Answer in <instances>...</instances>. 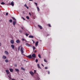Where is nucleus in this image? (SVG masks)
I'll return each mask as SVG.
<instances>
[{
	"label": "nucleus",
	"mask_w": 80,
	"mask_h": 80,
	"mask_svg": "<svg viewBox=\"0 0 80 80\" xmlns=\"http://www.w3.org/2000/svg\"><path fill=\"white\" fill-rule=\"evenodd\" d=\"M12 18L14 20L12 24L13 26H15V24H16V23H17V20H16L15 18L14 17H12Z\"/></svg>",
	"instance_id": "1"
},
{
	"label": "nucleus",
	"mask_w": 80,
	"mask_h": 80,
	"mask_svg": "<svg viewBox=\"0 0 80 80\" xmlns=\"http://www.w3.org/2000/svg\"><path fill=\"white\" fill-rule=\"evenodd\" d=\"M23 50H24L23 48L21 47L20 49V51L22 53H24V51H23Z\"/></svg>",
	"instance_id": "2"
},
{
	"label": "nucleus",
	"mask_w": 80,
	"mask_h": 80,
	"mask_svg": "<svg viewBox=\"0 0 80 80\" xmlns=\"http://www.w3.org/2000/svg\"><path fill=\"white\" fill-rule=\"evenodd\" d=\"M10 5H12V6H14V3L13 2H12L11 3V4L10 3L9 4Z\"/></svg>",
	"instance_id": "3"
},
{
	"label": "nucleus",
	"mask_w": 80,
	"mask_h": 80,
	"mask_svg": "<svg viewBox=\"0 0 80 80\" xmlns=\"http://www.w3.org/2000/svg\"><path fill=\"white\" fill-rule=\"evenodd\" d=\"M32 57H33V58H36V55H35V54L33 53L32 55Z\"/></svg>",
	"instance_id": "4"
},
{
	"label": "nucleus",
	"mask_w": 80,
	"mask_h": 80,
	"mask_svg": "<svg viewBox=\"0 0 80 80\" xmlns=\"http://www.w3.org/2000/svg\"><path fill=\"white\" fill-rule=\"evenodd\" d=\"M29 73L31 75L33 76L34 74V73H33L32 71H30L29 72Z\"/></svg>",
	"instance_id": "5"
},
{
	"label": "nucleus",
	"mask_w": 80,
	"mask_h": 80,
	"mask_svg": "<svg viewBox=\"0 0 80 80\" xmlns=\"http://www.w3.org/2000/svg\"><path fill=\"white\" fill-rule=\"evenodd\" d=\"M10 42L12 44H13V43H14V41L13 40H11L10 41Z\"/></svg>",
	"instance_id": "6"
},
{
	"label": "nucleus",
	"mask_w": 80,
	"mask_h": 80,
	"mask_svg": "<svg viewBox=\"0 0 80 80\" xmlns=\"http://www.w3.org/2000/svg\"><path fill=\"white\" fill-rule=\"evenodd\" d=\"M4 53L5 54H6L7 55H8V52H7V51H5L4 52Z\"/></svg>",
	"instance_id": "7"
},
{
	"label": "nucleus",
	"mask_w": 80,
	"mask_h": 80,
	"mask_svg": "<svg viewBox=\"0 0 80 80\" xmlns=\"http://www.w3.org/2000/svg\"><path fill=\"white\" fill-rule=\"evenodd\" d=\"M15 70L18 73V72H19V69H15Z\"/></svg>",
	"instance_id": "8"
},
{
	"label": "nucleus",
	"mask_w": 80,
	"mask_h": 80,
	"mask_svg": "<svg viewBox=\"0 0 80 80\" xmlns=\"http://www.w3.org/2000/svg\"><path fill=\"white\" fill-rule=\"evenodd\" d=\"M11 47L12 48V49H14V48H15V46H14V45L13 44H12L11 45Z\"/></svg>",
	"instance_id": "9"
},
{
	"label": "nucleus",
	"mask_w": 80,
	"mask_h": 80,
	"mask_svg": "<svg viewBox=\"0 0 80 80\" xmlns=\"http://www.w3.org/2000/svg\"><path fill=\"white\" fill-rule=\"evenodd\" d=\"M38 26L40 29H42V28H42V26H41L40 25H38Z\"/></svg>",
	"instance_id": "10"
},
{
	"label": "nucleus",
	"mask_w": 80,
	"mask_h": 80,
	"mask_svg": "<svg viewBox=\"0 0 80 80\" xmlns=\"http://www.w3.org/2000/svg\"><path fill=\"white\" fill-rule=\"evenodd\" d=\"M16 42L17 43H19L20 42V41L19 40H17L16 41Z\"/></svg>",
	"instance_id": "11"
},
{
	"label": "nucleus",
	"mask_w": 80,
	"mask_h": 80,
	"mask_svg": "<svg viewBox=\"0 0 80 80\" xmlns=\"http://www.w3.org/2000/svg\"><path fill=\"white\" fill-rule=\"evenodd\" d=\"M26 46H27V47H31V46L28 43L26 44Z\"/></svg>",
	"instance_id": "12"
},
{
	"label": "nucleus",
	"mask_w": 80,
	"mask_h": 80,
	"mask_svg": "<svg viewBox=\"0 0 80 80\" xmlns=\"http://www.w3.org/2000/svg\"><path fill=\"white\" fill-rule=\"evenodd\" d=\"M2 58L3 59H6V58H7V57H6L5 56L3 55L2 57Z\"/></svg>",
	"instance_id": "13"
},
{
	"label": "nucleus",
	"mask_w": 80,
	"mask_h": 80,
	"mask_svg": "<svg viewBox=\"0 0 80 80\" xmlns=\"http://www.w3.org/2000/svg\"><path fill=\"white\" fill-rule=\"evenodd\" d=\"M6 72L7 73V75L9 74V71L8 70H6Z\"/></svg>",
	"instance_id": "14"
},
{
	"label": "nucleus",
	"mask_w": 80,
	"mask_h": 80,
	"mask_svg": "<svg viewBox=\"0 0 80 80\" xmlns=\"http://www.w3.org/2000/svg\"><path fill=\"white\" fill-rule=\"evenodd\" d=\"M38 42H37L35 43V45L36 46H38Z\"/></svg>",
	"instance_id": "15"
},
{
	"label": "nucleus",
	"mask_w": 80,
	"mask_h": 80,
	"mask_svg": "<svg viewBox=\"0 0 80 80\" xmlns=\"http://www.w3.org/2000/svg\"><path fill=\"white\" fill-rule=\"evenodd\" d=\"M27 57H28L30 59L32 58V55H29L27 56Z\"/></svg>",
	"instance_id": "16"
},
{
	"label": "nucleus",
	"mask_w": 80,
	"mask_h": 80,
	"mask_svg": "<svg viewBox=\"0 0 80 80\" xmlns=\"http://www.w3.org/2000/svg\"><path fill=\"white\" fill-rule=\"evenodd\" d=\"M29 38H33L34 37H33V36H32V35H30L29 36Z\"/></svg>",
	"instance_id": "17"
},
{
	"label": "nucleus",
	"mask_w": 80,
	"mask_h": 80,
	"mask_svg": "<svg viewBox=\"0 0 80 80\" xmlns=\"http://www.w3.org/2000/svg\"><path fill=\"white\" fill-rule=\"evenodd\" d=\"M19 32H20V33H23V31L20 29L19 30Z\"/></svg>",
	"instance_id": "18"
},
{
	"label": "nucleus",
	"mask_w": 80,
	"mask_h": 80,
	"mask_svg": "<svg viewBox=\"0 0 80 80\" xmlns=\"http://www.w3.org/2000/svg\"><path fill=\"white\" fill-rule=\"evenodd\" d=\"M38 68H41V67H40V66L39 65V64H38Z\"/></svg>",
	"instance_id": "19"
},
{
	"label": "nucleus",
	"mask_w": 80,
	"mask_h": 80,
	"mask_svg": "<svg viewBox=\"0 0 80 80\" xmlns=\"http://www.w3.org/2000/svg\"><path fill=\"white\" fill-rule=\"evenodd\" d=\"M21 69L22 70H23L24 72L25 71V70L24 69V68H23V67H22L21 68Z\"/></svg>",
	"instance_id": "20"
},
{
	"label": "nucleus",
	"mask_w": 80,
	"mask_h": 80,
	"mask_svg": "<svg viewBox=\"0 0 80 80\" xmlns=\"http://www.w3.org/2000/svg\"><path fill=\"white\" fill-rule=\"evenodd\" d=\"M9 70L11 72H13V69H9Z\"/></svg>",
	"instance_id": "21"
},
{
	"label": "nucleus",
	"mask_w": 80,
	"mask_h": 80,
	"mask_svg": "<svg viewBox=\"0 0 80 80\" xmlns=\"http://www.w3.org/2000/svg\"><path fill=\"white\" fill-rule=\"evenodd\" d=\"M5 62H6L7 63V62H8V59H6L5 60Z\"/></svg>",
	"instance_id": "22"
},
{
	"label": "nucleus",
	"mask_w": 80,
	"mask_h": 80,
	"mask_svg": "<svg viewBox=\"0 0 80 80\" xmlns=\"http://www.w3.org/2000/svg\"><path fill=\"white\" fill-rule=\"evenodd\" d=\"M9 22H10V23H12V19H10L9 20Z\"/></svg>",
	"instance_id": "23"
},
{
	"label": "nucleus",
	"mask_w": 80,
	"mask_h": 80,
	"mask_svg": "<svg viewBox=\"0 0 80 80\" xmlns=\"http://www.w3.org/2000/svg\"><path fill=\"white\" fill-rule=\"evenodd\" d=\"M38 57L40 58H41V56L40 55V54H38Z\"/></svg>",
	"instance_id": "24"
},
{
	"label": "nucleus",
	"mask_w": 80,
	"mask_h": 80,
	"mask_svg": "<svg viewBox=\"0 0 80 80\" xmlns=\"http://www.w3.org/2000/svg\"><path fill=\"white\" fill-rule=\"evenodd\" d=\"M37 8L38 9V11H40V8H38V7H37Z\"/></svg>",
	"instance_id": "25"
},
{
	"label": "nucleus",
	"mask_w": 80,
	"mask_h": 80,
	"mask_svg": "<svg viewBox=\"0 0 80 80\" xmlns=\"http://www.w3.org/2000/svg\"><path fill=\"white\" fill-rule=\"evenodd\" d=\"M33 50H35V46H33Z\"/></svg>",
	"instance_id": "26"
},
{
	"label": "nucleus",
	"mask_w": 80,
	"mask_h": 80,
	"mask_svg": "<svg viewBox=\"0 0 80 80\" xmlns=\"http://www.w3.org/2000/svg\"><path fill=\"white\" fill-rule=\"evenodd\" d=\"M20 47H20V46L19 47H18V50H20Z\"/></svg>",
	"instance_id": "27"
},
{
	"label": "nucleus",
	"mask_w": 80,
	"mask_h": 80,
	"mask_svg": "<svg viewBox=\"0 0 80 80\" xmlns=\"http://www.w3.org/2000/svg\"><path fill=\"white\" fill-rule=\"evenodd\" d=\"M1 5H4L5 4V3L4 2H2L1 3Z\"/></svg>",
	"instance_id": "28"
},
{
	"label": "nucleus",
	"mask_w": 80,
	"mask_h": 80,
	"mask_svg": "<svg viewBox=\"0 0 80 80\" xmlns=\"http://www.w3.org/2000/svg\"><path fill=\"white\" fill-rule=\"evenodd\" d=\"M44 61L45 62H46V63L47 62V60H46L45 59H44Z\"/></svg>",
	"instance_id": "29"
},
{
	"label": "nucleus",
	"mask_w": 80,
	"mask_h": 80,
	"mask_svg": "<svg viewBox=\"0 0 80 80\" xmlns=\"http://www.w3.org/2000/svg\"><path fill=\"white\" fill-rule=\"evenodd\" d=\"M8 15V12H6V16H7Z\"/></svg>",
	"instance_id": "30"
},
{
	"label": "nucleus",
	"mask_w": 80,
	"mask_h": 80,
	"mask_svg": "<svg viewBox=\"0 0 80 80\" xmlns=\"http://www.w3.org/2000/svg\"><path fill=\"white\" fill-rule=\"evenodd\" d=\"M26 18H27V19H30V18H29V17L28 16H27L26 17Z\"/></svg>",
	"instance_id": "31"
},
{
	"label": "nucleus",
	"mask_w": 80,
	"mask_h": 80,
	"mask_svg": "<svg viewBox=\"0 0 80 80\" xmlns=\"http://www.w3.org/2000/svg\"><path fill=\"white\" fill-rule=\"evenodd\" d=\"M48 26L49 27H51V25H50V24H48Z\"/></svg>",
	"instance_id": "32"
},
{
	"label": "nucleus",
	"mask_w": 80,
	"mask_h": 80,
	"mask_svg": "<svg viewBox=\"0 0 80 80\" xmlns=\"http://www.w3.org/2000/svg\"><path fill=\"white\" fill-rule=\"evenodd\" d=\"M26 37H28V34H27V33H26L25 34Z\"/></svg>",
	"instance_id": "33"
},
{
	"label": "nucleus",
	"mask_w": 80,
	"mask_h": 80,
	"mask_svg": "<svg viewBox=\"0 0 80 80\" xmlns=\"http://www.w3.org/2000/svg\"><path fill=\"white\" fill-rule=\"evenodd\" d=\"M38 59H36V60L35 62H36V63H37V62H38Z\"/></svg>",
	"instance_id": "34"
},
{
	"label": "nucleus",
	"mask_w": 80,
	"mask_h": 80,
	"mask_svg": "<svg viewBox=\"0 0 80 80\" xmlns=\"http://www.w3.org/2000/svg\"><path fill=\"white\" fill-rule=\"evenodd\" d=\"M34 3L35 4L36 6H37V3L36 2H34Z\"/></svg>",
	"instance_id": "35"
},
{
	"label": "nucleus",
	"mask_w": 80,
	"mask_h": 80,
	"mask_svg": "<svg viewBox=\"0 0 80 80\" xmlns=\"http://www.w3.org/2000/svg\"><path fill=\"white\" fill-rule=\"evenodd\" d=\"M24 39H24V38H22V41H24Z\"/></svg>",
	"instance_id": "36"
},
{
	"label": "nucleus",
	"mask_w": 80,
	"mask_h": 80,
	"mask_svg": "<svg viewBox=\"0 0 80 80\" xmlns=\"http://www.w3.org/2000/svg\"><path fill=\"white\" fill-rule=\"evenodd\" d=\"M24 6H25V7H27V4H25Z\"/></svg>",
	"instance_id": "37"
},
{
	"label": "nucleus",
	"mask_w": 80,
	"mask_h": 80,
	"mask_svg": "<svg viewBox=\"0 0 80 80\" xmlns=\"http://www.w3.org/2000/svg\"><path fill=\"white\" fill-rule=\"evenodd\" d=\"M17 64L15 65V67H17Z\"/></svg>",
	"instance_id": "38"
},
{
	"label": "nucleus",
	"mask_w": 80,
	"mask_h": 80,
	"mask_svg": "<svg viewBox=\"0 0 80 80\" xmlns=\"http://www.w3.org/2000/svg\"><path fill=\"white\" fill-rule=\"evenodd\" d=\"M29 14L30 15V16H31V13H30V12H29Z\"/></svg>",
	"instance_id": "39"
},
{
	"label": "nucleus",
	"mask_w": 80,
	"mask_h": 80,
	"mask_svg": "<svg viewBox=\"0 0 80 80\" xmlns=\"http://www.w3.org/2000/svg\"><path fill=\"white\" fill-rule=\"evenodd\" d=\"M45 69H48V68H47V67H46L45 68Z\"/></svg>",
	"instance_id": "40"
},
{
	"label": "nucleus",
	"mask_w": 80,
	"mask_h": 80,
	"mask_svg": "<svg viewBox=\"0 0 80 80\" xmlns=\"http://www.w3.org/2000/svg\"><path fill=\"white\" fill-rule=\"evenodd\" d=\"M50 71H48V74H50Z\"/></svg>",
	"instance_id": "41"
},
{
	"label": "nucleus",
	"mask_w": 80,
	"mask_h": 80,
	"mask_svg": "<svg viewBox=\"0 0 80 80\" xmlns=\"http://www.w3.org/2000/svg\"><path fill=\"white\" fill-rule=\"evenodd\" d=\"M8 77H9V78H10V79H11V77H10L9 76H8Z\"/></svg>",
	"instance_id": "42"
},
{
	"label": "nucleus",
	"mask_w": 80,
	"mask_h": 80,
	"mask_svg": "<svg viewBox=\"0 0 80 80\" xmlns=\"http://www.w3.org/2000/svg\"><path fill=\"white\" fill-rule=\"evenodd\" d=\"M22 18H23V20H25V19L24 18L22 17Z\"/></svg>",
	"instance_id": "43"
},
{
	"label": "nucleus",
	"mask_w": 80,
	"mask_h": 80,
	"mask_svg": "<svg viewBox=\"0 0 80 80\" xmlns=\"http://www.w3.org/2000/svg\"><path fill=\"white\" fill-rule=\"evenodd\" d=\"M1 45H2V43L0 42V46H1Z\"/></svg>",
	"instance_id": "44"
},
{
	"label": "nucleus",
	"mask_w": 80,
	"mask_h": 80,
	"mask_svg": "<svg viewBox=\"0 0 80 80\" xmlns=\"http://www.w3.org/2000/svg\"><path fill=\"white\" fill-rule=\"evenodd\" d=\"M21 28H22V30H23V27H21Z\"/></svg>",
	"instance_id": "45"
},
{
	"label": "nucleus",
	"mask_w": 80,
	"mask_h": 80,
	"mask_svg": "<svg viewBox=\"0 0 80 80\" xmlns=\"http://www.w3.org/2000/svg\"><path fill=\"white\" fill-rule=\"evenodd\" d=\"M34 73H35V72H36V71H35V70H34Z\"/></svg>",
	"instance_id": "46"
},
{
	"label": "nucleus",
	"mask_w": 80,
	"mask_h": 80,
	"mask_svg": "<svg viewBox=\"0 0 80 80\" xmlns=\"http://www.w3.org/2000/svg\"><path fill=\"white\" fill-rule=\"evenodd\" d=\"M26 8H27V9H28V7H26Z\"/></svg>",
	"instance_id": "47"
},
{
	"label": "nucleus",
	"mask_w": 80,
	"mask_h": 80,
	"mask_svg": "<svg viewBox=\"0 0 80 80\" xmlns=\"http://www.w3.org/2000/svg\"><path fill=\"white\" fill-rule=\"evenodd\" d=\"M22 13H23V14L25 13V12H24V11H23V12H22Z\"/></svg>",
	"instance_id": "48"
},
{
	"label": "nucleus",
	"mask_w": 80,
	"mask_h": 80,
	"mask_svg": "<svg viewBox=\"0 0 80 80\" xmlns=\"http://www.w3.org/2000/svg\"><path fill=\"white\" fill-rule=\"evenodd\" d=\"M12 80H15V79H12Z\"/></svg>",
	"instance_id": "49"
},
{
	"label": "nucleus",
	"mask_w": 80,
	"mask_h": 80,
	"mask_svg": "<svg viewBox=\"0 0 80 80\" xmlns=\"http://www.w3.org/2000/svg\"><path fill=\"white\" fill-rule=\"evenodd\" d=\"M24 41H26V39H24Z\"/></svg>",
	"instance_id": "50"
},
{
	"label": "nucleus",
	"mask_w": 80,
	"mask_h": 80,
	"mask_svg": "<svg viewBox=\"0 0 80 80\" xmlns=\"http://www.w3.org/2000/svg\"><path fill=\"white\" fill-rule=\"evenodd\" d=\"M49 35V34H48V35L47 36V37H48V36Z\"/></svg>",
	"instance_id": "51"
},
{
	"label": "nucleus",
	"mask_w": 80,
	"mask_h": 80,
	"mask_svg": "<svg viewBox=\"0 0 80 80\" xmlns=\"http://www.w3.org/2000/svg\"><path fill=\"white\" fill-rule=\"evenodd\" d=\"M33 43H35V42L34 41H33Z\"/></svg>",
	"instance_id": "52"
},
{
	"label": "nucleus",
	"mask_w": 80,
	"mask_h": 80,
	"mask_svg": "<svg viewBox=\"0 0 80 80\" xmlns=\"http://www.w3.org/2000/svg\"><path fill=\"white\" fill-rule=\"evenodd\" d=\"M29 1H32V0H29Z\"/></svg>",
	"instance_id": "53"
},
{
	"label": "nucleus",
	"mask_w": 80,
	"mask_h": 80,
	"mask_svg": "<svg viewBox=\"0 0 80 80\" xmlns=\"http://www.w3.org/2000/svg\"><path fill=\"white\" fill-rule=\"evenodd\" d=\"M32 42H34V41L33 40H32Z\"/></svg>",
	"instance_id": "54"
},
{
	"label": "nucleus",
	"mask_w": 80,
	"mask_h": 80,
	"mask_svg": "<svg viewBox=\"0 0 80 80\" xmlns=\"http://www.w3.org/2000/svg\"><path fill=\"white\" fill-rule=\"evenodd\" d=\"M42 66H43V65L42 64Z\"/></svg>",
	"instance_id": "55"
},
{
	"label": "nucleus",
	"mask_w": 80,
	"mask_h": 80,
	"mask_svg": "<svg viewBox=\"0 0 80 80\" xmlns=\"http://www.w3.org/2000/svg\"><path fill=\"white\" fill-rule=\"evenodd\" d=\"M35 52H37V51H36Z\"/></svg>",
	"instance_id": "56"
}]
</instances>
